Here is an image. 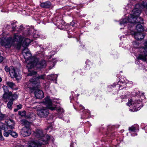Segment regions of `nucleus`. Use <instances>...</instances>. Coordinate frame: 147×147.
<instances>
[{"instance_id":"1","label":"nucleus","mask_w":147,"mask_h":147,"mask_svg":"<svg viewBox=\"0 0 147 147\" xmlns=\"http://www.w3.org/2000/svg\"><path fill=\"white\" fill-rule=\"evenodd\" d=\"M143 23L142 18L139 17L134 16L133 14H132L129 16L127 18L121 19L119 24L121 26H128V30L126 34L134 36L136 39L140 40L143 39L144 37V35L141 33L143 31V28L142 26L140 24H138L136 25V29L137 32L134 31L131 28H135L134 25L137 23L142 24Z\"/></svg>"},{"instance_id":"2","label":"nucleus","mask_w":147,"mask_h":147,"mask_svg":"<svg viewBox=\"0 0 147 147\" xmlns=\"http://www.w3.org/2000/svg\"><path fill=\"white\" fill-rule=\"evenodd\" d=\"M43 104L46 105L47 108L43 107L38 110L37 114L40 117H46L48 115L49 111L48 109L53 111L56 110L59 113H63V109L60 107L57 108L56 105H54L49 98V97L47 96L45 99V100L42 102Z\"/></svg>"},{"instance_id":"3","label":"nucleus","mask_w":147,"mask_h":147,"mask_svg":"<svg viewBox=\"0 0 147 147\" xmlns=\"http://www.w3.org/2000/svg\"><path fill=\"white\" fill-rule=\"evenodd\" d=\"M31 62L30 63H28L27 66L29 73L28 76H32L36 74L37 72L36 71H34L31 69L34 68L35 66L36 68L41 69L45 67L46 66V63L45 60H42L38 61V59L36 57H33L31 58Z\"/></svg>"},{"instance_id":"4","label":"nucleus","mask_w":147,"mask_h":147,"mask_svg":"<svg viewBox=\"0 0 147 147\" xmlns=\"http://www.w3.org/2000/svg\"><path fill=\"white\" fill-rule=\"evenodd\" d=\"M34 135L37 138H40L38 140H35L36 141H40V142H47V143L42 144L40 147H42V145H45L48 143V141L51 139V136L47 135L45 136L42 129H36L34 133Z\"/></svg>"},{"instance_id":"5","label":"nucleus","mask_w":147,"mask_h":147,"mask_svg":"<svg viewBox=\"0 0 147 147\" xmlns=\"http://www.w3.org/2000/svg\"><path fill=\"white\" fill-rule=\"evenodd\" d=\"M144 7L147 8V1H143L141 4H136L135 6V8L132 11V14L134 16L139 17L141 13V9Z\"/></svg>"},{"instance_id":"6","label":"nucleus","mask_w":147,"mask_h":147,"mask_svg":"<svg viewBox=\"0 0 147 147\" xmlns=\"http://www.w3.org/2000/svg\"><path fill=\"white\" fill-rule=\"evenodd\" d=\"M126 104L129 106H131V108H132V109H129L130 111L132 112L136 111L139 110L142 107V103L140 100L132 101L129 100Z\"/></svg>"},{"instance_id":"7","label":"nucleus","mask_w":147,"mask_h":147,"mask_svg":"<svg viewBox=\"0 0 147 147\" xmlns=\"http://www.w3.org/2000/svg\"><path fill=\"white\" fill-rule=\"evenodd\" d=\"M24 38L21 35L18 33H15L12 38L13 42L15 43L14 47L20 49L22 45V42Z\"/></svg>"},{"instance_id":"8","label":"nucleus","mask_w":147,"mask_h":147,"mask_svg":"<svg viewBox=\"0 0 147 147\" xmlns=\"http://www.w3.org/2000/svg\"><path fill=\"white\" fill-rule=\"evenodd\" d=\"M144 47L140 48L139 49L140 52L143 51V53L139 54L137 57L138 60H141L144 61H146L147 60V41L144 43Z\"/></svg>"},{"instance_id":"9","label":"nucleus","mask_w":147,"mask_h":147,"mask_svg":"<svg viewBox=\"0 0 147 147\" xmlns=\"http://www.w3.org/2000/svg\"><path fill=\"white\" fill-rule=\"evenodd\" d=\"M79 108L78 109L74 107V109L77 111H78V110H80V112H83V113L81 114V118L82 119H86L89 117L90 115V111L87 109H85L81 105H79Z\"/></svg>"},{"instance_id":"10","label":"nucleus","mask_w":147,"mask_h":147,"mask_svg":"<svg viewBox=\"0 0 147 147\" xmlns=\"http://www.w3.org/2000/svg\"><path fill=\"white\" fill-rule=\"evenodd\" d=\"M11 70L9 74L12 78H16V80L18 81L21 79V75L20 74L16 69H15L13 66H10Z\"/></svg>"},{"instance_id":"11","label":"nucleus","mask_w":147,"mask_h":147,"mask_svg":"<svg viewBox=\"0 0 147 147\" xmlns=\"http://www.w3.org/2000/svg\"><path fill=\"white\" fill-rule=\"evenodd\" d=\"M127 80H126V81H124V82L119 81L116 84L115 83H114L113 85L108 86V89L109 90H110V88H114V87H116L118 88V89L122 90L123 89V88L126 87V84H128V83L127 82Z\"/></svg>"},{"instance_id":"12","label":"nucleus","mask_w":147,"mask_h":147,"mask_svg":"<svg viewBox=\"0 0 147 147\" xmlns=\"http://www.w3.org/2000/svg\"><path fill=\"white\" fill-rule=\"evenodd\" d=\"M22 53L24 57L26 59V61H28V63H30L31 62V58L34 57H31V52L28 50V49L26 47H24L22 51Z\"/></svg>"},{"instance_id":"13","label":"nucleus","mask_w":147,"mask_h":147,"mask_svg":"<svg viewBox=\"0 0 147 147\" xmlns=\"http://www.w3.org/2000/svg\"><path fill=\"white\" fill-rule=\"evenodd\" d=\"M15 43L12 40V38L11 37H10L5 39L2 44L5 48H9L11 46L14 47Z\"/></svg>"},{"instance_id":"14","label":"nucleus","mask_w":147,"mask_h":147,"mask_svg":"<svg viewBox=\"0 0 147 147\" xmlns=\"http://www.w3.org/2000/svg\"><path fill=\"white\" fill-rule=\"evenodd\" d=\"M26 34L25 35H32L33 37L34 38H39L40 34L37 31H34V29L31 28L28 30V31L27 32L25 33Z\"/></svg>"},{"instance_id":"15","label":"nucleus","mask_w":147,"mask_h":147,"mask_svg":"<svg viewBox=\"0 0 147 147\" xmlns=\"http://www.w3.org/2000/svg\"><path fill=\"white\" fill-rule=\"evenodd\" d=\"M139 129V127L138 125H134L131 127H129V132L132 136L137 135L136 133L138 131Z\"/></svg>"},{"instance_id":"16","label":"nucleus","mask_w":147,"mask_h":147,"mask_svg":"<svg viewBox=\"0 0 147 147\" xmlns=\"http://www.w3.org/2000/svg\"><path fill=\"white\" fill-rule=\"evenodd\" d=\"M21 133L24 137L28 136L31 134V130L28 126H25L22 128Z\"/></svg>"},{"instance_id":"17","label":"nucleus","mask_w":147,"mask_h":147,"mask_svg":"<svg viewBox=\"0 0 147 147\" xmlns=\"http://www.w3.org/2000/svg\"><path fill=\"white\" fill-rule=\"evenodd\" d=\"M3 89L4 91V94L3 95V98L4 99H6L7 98H9L10 96L12 95L11 92H9L8 87L5 86H3Z\"/></svg>"},{"instance_id":"18","label":"nucleus","mask_w":147,"mask_h":147,"mask_svg":"<svg viewBox=\"0 0 147 147\" xmlns=\"http://www.w3.org/2000/svg\"><path fill=\"white\" fill-rule=\"evenodd\" d=\"M35 97L37 98L41 99L44 97V93L43 91L39 89L36 90L34 92Z\"/></svg>"},{"instance_id":"19","label":"nucleus","mask_w":147,"mask_h":147,"mask_svg":"<svg viewBox=\"0 0 147 147\" xmlns=\"http://www.w3.org/2000/svg\"><path fill=\"white\" fill-rule=\"evenodd\" d=\"M36 84H37V82L35 81V79L32 78L30 79V82L27 84V87L30 89H32L34 87V85Z\"/></svg>"},{"instance_id":"20","label":"nucleus","mask_w":147,"mask_h":147,"mask_svg":"<svg viewBox=\"0 0 147 147\" xmlns=\"http://www.w3.org/2000/svg\"><path fill=\"white\" fill-rule=\"evenodd\" d=\"M33 78L35 79V81L37 82V84L39 83L40 80H45L46 78V76L45 74H43L40 75H38L36 78Z\"/></svg>"},{"instance_id":"21","label":"nucleus","mask_w":147,"mask_h":147,"mask_svg":"<svg viewBox=\"0 0 147 147\" xmlns=\"http://www.w3.org/2000/svg\"><path fill=\"white\" fill-rule=\"evenodd\" d=\"M118 100H120L121 101V102H126L127 100H128V101L129 100L132 101L131 99L129 100L127 96L125 95H123L121 96L118 98Z\"/></svg>"},{"instance_id":"22","label":"nucleus","mask_w":147,"mask_h":147,"mask_svg":"<svg viewBox=\"0 0 147 147\" xmlns=\"http://www.w3.org/2000/svg\"><path fill=\"white\" fill-rule=\"evenodd\" d=\"M51 5V3L49 1H47L41 3L40 4L41 6L44 8H49Z\"/></svg>"},{"instance_id":"23","label":"nucleus","mask_w":147,"mask_h":147,"mask_svg":"<svg viewBox=\"0 0 147 147\" xmlns=\"http://www.w3.org/2000/svg\"><path fill=\"white\" fill-rule=\"evenodd\" d=\"M33 40L30 39L28 38H25L23 42V46L27 47Z\"/></svg>"},{"instance_id":"24","label":"nucleus","mask_w":147,"mask_h":147,"mask_svg":"<svg viewBox=\"0 0 147 147\" xmlns=\"http://www.w3.org/2000/svg\"><path fill=\"white\" fill-rule=\"evenodd\" d=\"M7 125V127H8L9 128L11 129L14 128L15 123L14 121L11 120H9L8 121Z\"/></svg>"},{"instance_id":"25","label":"nucleus","mask_w":147,"mask_h":147,"mask_svg":"<svg viewBox=\"0 0 147 147\" xmlns=\"http://www.w3.org/2000/svg\"><path fill=\"white\" fill-rule=\"evenodd\" d=\"M57 74H52L47 77V78L49 80L53 81L57 80Z\"/></svg>"},{"instance_id":"26","label":"nucleus","mask_w":147,"mask_h":147,"mask_svg":"<svg viewBox=\"0 0 147 147\" xmlns=\"http://www.w3.org/2000/svg\"><path fill=\"white\" fill-rule=\"evenodd\" d=\"M24 28L23 26L22 25H21L20 26V28H17V26H16L15 27L13 26L12 28V29L13 31H17L18 32H20V31L23 30Z\"/></svg>"},{"instance_id":"27","label":"nucleus","mask_w":147,"mask_h":147,"mask_svg":"<svg viewBox=\"0 0 147 147\" xmlns=\"http://www.w3.org/2000/svg\"><path fill=\"white\" fill-rule=\"evenodd\" d=\"M57 19V18H56L54 19L53 22H54V24H55L57 26H60V24H59L60 23H63L64 22L63 20H56Z\"/></svg>"},{"instance_id":"28","label":"nucleus","mask_w":147,"mask_h":147,"mask_svg":"<svg viewBox=\"0 0 147 147\" xmlns=\"http://www.w3.org/2000/svg\"><path fill=\"white\" fill-rule=\"evenodd\" d=\"M0 128L5 131L7 130L8 129L6 125L0 122Z\"/></svg>"},{"instance_id":"29","label":"nucleus","mask_w":147,"mask_h":147,"mask_svg":"<svg viewBox=\"0 0 147 147\" xmlns=\"http://www.w3.org/2000/svg\"><path fill=\"white\" fill-rule=\"evenodd\" d=\"M18 98V95L17 94H14L13 95L12 94V95L10 96L9 98H7L6 99H10V100H13V101L14 100Z\"/></svg>"},{"instance_id":"30","label":"nucleus","mask_w":147,"mask_h":147,"mask_svg":"<svg viewBox=\"0 0 147 147\" xmlns=\"http://www.w3.org/2000/svg\"><path fill=\"white\" fill-rule=\"evenodd\" d=\"M6 85L9 86L11 88H13L15 86V84L12 82H6Z\"/></svg>"},{"instance_id":"31","label":"nucleus","mask_w":147,"mask_h":147,"mask_svg":"<svg viewBox=\"0 0 147 147\" xmlns=\"http://www.w3.org/2000/svg\"><path fill=\"white\" fill-rule=\"evenodd\" d=\"M13 100H10L7 104V107L9 109H11V106L13 104Z\"/></svg>"},{"instance_id":"32","label":"nucleus","mask_w":147,"mask_h":147,"mask_svg":"<svg viewBox=\"0 0 147 147\" xmlns=\"http://www.w3.org/2000/svg\"><path fill=\"white\" fill-rule=\"evenodd\" d=\"M10 135L15 138H17L18 136V134L16 132L11 130L10 132Z\"/></svg>"},{"instance_id":"33","label":"nucleus","mask_w":147,"mask_h":147,"mask_svg":"<svg viewBox=\"0 0 147 147\" xmlns=\"http://www.w3.org/2000/svg\"><path fill=\"white\" fill-rule=\"evenodd\" d=\"M22 123L25 126H28L29 127L30 123L29 122L25 120H22Z\"/></svg>"},{"instance_id":"34","label":"nucleus","mask_w":147,"mask_h":147,"mask_svg":"<svg viewBox=\"0 0 147 147\" xmlns=\"http://www.w3.org/2000/svg\"><path fill=\"white\" fill-rule=\"evenodd\" d=\"M71 94L69 97V98L71 100V102L73 103V102H72V100H74L75 98L74 97L75 94H74V92H71Z\"/></svg>"},{"instance_id":"35","label":"nucleus","mask_w":147,"mask_h":147,"mask_svg":"<svg viewBox=\"0 0 147 147\" xmlns=\"http://www.w3.org/2000/svg\"><path fill=\"white\" fill-rule=\"evenodd\" d=\"M11 132V130H9L7 131H4L3 134L4 136L8 137L9 136V134L10 135V132Z\"/></svg>"},{"instance_id":"36","label":"nucleus","mask_w":147,"mask_h":147,"mask_svg":"<svg viewBox=\"0 0 147 147\" xmlns=\"http://www.w3.org/2000/svg\"><path fill=\"white\" fill-rule=\"evenodd\" d=\"M18 114L22 117H25L26 115V112L25 111H19Z\"/></svg>"},{"instance_id":"37","label":"nucleus","mask_w":147,"mask_h":147,"mask_svg":"<svg viewBox=\"0 0 147 147\" xmlns=\"http://www.w3.org/2000/svg\"><path fill=\"white\" fill-rule=\"evenodd\" d=\"M11 69H10V67H9L8 66H5V71L7 72H9V73H10V71L11 70Z\"/></svg>"},{"instance_id":"38","label":"nucleus","mask_w":147,"mask_h":147,"mask_svg":"<svg viewBox=\"0 0 147 147\" xmlns=\"http://www.w3.org/2000/svg\"><path fill=\"white\" fill-rule=\"evenodd\" d=\"M39 38H40L42 39H44L46 38V36L44 34H40Z\"/></svg>"},{"instance_id":"39","label":"nucleus","mask_w":147,"mask_h":147,"mask_svg":"<svg viewBox=\"0 0 147 147\" xmlns=\"http://www.w3.org/2000/svg\"><path fill=\"white\" fill-rule=\"evenodd\" d=\"M22 106L21 104H20L19 105H17L16 106L17 108L19 110L21 109L22 107Z\"/></svg>"},{"instance_id":"40","label":"nucleus","mask_w":147,"mask_h":147,"mask_svg":"<svg viewBox=\"0 0 147 147\" xmlns=\"http://www.w3.org/2000/svg\"><path fill=\"white\" fill-rule=\"evenodd\" d=\"M86 65L87 66L88 65H88L90 64V62L88 60H87L86 61Z\"/></svg>"},{"instance_id":"41","label":"nucleus","mask_w":147,"mask_h":147,"mask_svg":"<svg viewBox=\"0 0 147 147\" xmlns=\"http://www.w3.org/2000/svg\"><path fill=\"white\" fill-rule=\"evenodd\" d=\"M56 60L55 59H53V60L52 61H53V66L54 65L55 63H56Z\"/></svg>"},{"instance_id":"42","label":"nucleus","mask_w":147,"mask_h":147,"mask_svg":"<svg viewBox=\"0 0 147 147\" xmlns=\"http://www.w3.org/2000/svg\"><path fill=\"white\" fill-rule=\"evenodd\" d=\"M74 22H71L70 23L69 26H74Z\"/></svg>"},{"instance_id":"43","label":"nucleus","mask_w":147,"mask_h":147,"mask_svg":"<svg viewBox=\"0 0 147 147\" xmlns=\"http://www.w3.org/2000/svg\"><path fill=\"white\" fill-rule=\"evenodd\" d=\"M3 60V57L2 56H0V63Z\"/></svg>"},{"instance_id":"44","label":"nucleus","mask_w":147,"mask_h":147,"mask_svg":"<svg viewBox=\"0 0 147 147\" xmlns=\"http://www.w3.org/2000/svg\"><path fill=\"white\" fill-rule=\"evenodd\" d=\"M0 139L1 140H4V138L2 136V134L1 135V136H0Z\"/></svg>"},{"instance_id":"45","label":"nucleus","mask_w":147,"mask_h":147,"mask_svg":"<svg viewBox=\"0 0 147 147\" xmlns=\"http://www.w3.org/2000/svg\"><path fill=\"white\" fill-rule=\"evenodd\" d=\"M144 129L145 130V132L147 133V125L145 126L144 127Z\"/></svg>"},{"instance_id":"46","label":"nucleus","mask_w":147,"mask_h":147,"mask_svg":"<svg viewBox=\"0 0 147 147\" xmlns=\"http://www.w3.org/2000/svg\"><path fill=\"white\" fill-rule=\"evenodd\" d=\"M16 23V22H12L11 23V25L13 26Z\"/></svg>"},{"instance_id":"47","label":"nucleus","mask_w":147,"mask_h":147,"mask_svg":"<svg viewBox=\"0 0 147 147\" xmlns=\"http://www.w3.org/2000/svg\"><path fill=\"white\" fill-rule=\"evenodd\" d=\"M16 147H24L23 146L20 145H18L16 146Z\"/></svg>"},{"instance_id":"48","label":"nucleus","mask_w":147,"mask_h":147,"mask_svg":"<svg viewBox=\"0 0 147 147\" xmlns=\"http://www.w3.org/2000/svg\"><path fill=\"white\" fill-rule=\"evenodd\" d=\"M47 129H49L50 128H51V126H50V125H48V126H47Z\"/></svg>"},{"instance_id":"49","label":"nucleus","mask_w":147,"mask_h":147,"mask_svg":"<svg viewBox=\"0 0 147 147\" xmlns=\"http://www.w3.org/2000/svg\"><path fill=\"white\" fill-rule=\"evenodd\" d=\"M18 109L17 108L16 109H14V111L15 112H16L17 111H18Z\"/></svg>"},{"instance_id":"50","label":"nucleus","mask_w":147,"mask_h":147,"mask_svg":"<svg viewBox=\"0 0 147 147\" xmlns=\"http://www.w3.org/2000/svg\"><path fill=\"white\" fill-rule=\"evenodd\" d=\"M146 9L145 11V13H146V15H147V7H146Z\"/></svg>"},{"instance_id":"51","label":"nucleus","mask_w":147,"mask_h":147,"mask_svg":"<svg viewBox=\"0 0 147 147\" xmlns=\"http://www.w3.org/2000/svg\"><path fill=\"white\" fill-rule=\"evenodd\" d=\"M122 44H123V43H120V45H119V46L120 47H122Z\"/></svg>"},{"instance_id":"52","label":"nucleus","mask_w":147,"mask_h":147,"mask_svg":"<svg viewBox=\"0 0 147 147\" xmlns=\"http://www.w3.org/2000/svg\"><path fill=\"white\" fill-rule=\"evenodd\" d=\"M2 79L0 77V82H1L2 81Z\"/></svg>"},{"instance_id":"53","label":"nucleus","mask_w":147,"mask_h":147,"mask_svg":"<svg viewBox=\"0 0 147 147\" xmlns=\"http://www.w3.org/2000/svg\"><path fill=\"white\" fill-rule=\"evenodd\" d=\"M53 52H54V54L55 53H56V52H55V51L53 50V51L51 52H52V53H53Z\"/></svg>"},{"instance_id":"54","label":"nucleus","mask_w":147,"mask_h":147,"mask_svg":"<svg viewBox=\"0 0 147 147\" xmlns=\"http://www.w3.org/2000/svg\"><path fill=\"white\" fill-rule=\"evenodd\" d=\"M58 115V117L59 118H61V117H60V116H59L58 115Z\"/></svg>"},{"instance_id":"55","label":"nucleus","mask_w":147,"mask_h":147,"mask_svg":"<svg viewBox=\"0 0 147 147\" xmlns=\"http://www.w3.org/2000/svg\"><path fill=\"white\" fill-rule=\"evenodd\" d=\"M79 95V94H77V97H78Z\"/></svg>"},{"instance_id":"56","label":"nucleus","mask_w":147,"mask_h":147,"mask_svg":"<svg viewBox=\"0 0 147 147\" xmlns=\"http://www.w3.org/2000/svg\"><path fill=\"white\" fill-rule=\"evenodd\" d=\"M70 147H73V146L72 144H71L70 146Z\"/></svg>"},{"instance_id":"57","label":"nucleus","mask_w":147,"mask_h":147,"mask_svg":"<svg viewBox=\"0 0 147 147\" xmlns=\"http://www.w3.org/2000/svg\"><path fill=\"white\" fill-rule=\"evenodd\" d=\"M54 147L52 146V147H57L56 146H55L54 145Z\"/></svg>"},{"instance_id":"58","label":"nucleus","mask_w":147,"mask_h":147,"mask_svg":"<svg viewBox=\"0 0 147 147\" xmlns=\"http://www.w3.org/2000/svg\"><path fill=\"white\" fill-rule=\"evenodd\" d=\"M82 46H83V47H84V46L83 45L82 46V45H81L80 46V47H82Z\"/></svg>"},{"instance_id":"59","label":"nucleus","mask_w":147,"mask_h":147,"mask_svg":"<svg viewBox=\"0 0 147 147\" xmlns=\"http://www.w3.org/2000/svg\"><path fill=\"white\" fill-rule=\"evenodd\" d=\"M36 107H34V109H36Z\"/></svg>"},{"instance_id":"60","label":"nucleus","mask_w":147,"mask_h":147,"mask_svg":"<svg viewBox=\"0 0 147 147\" xmlns=\"http://www.w3.org/2000/svg\"><path fill=\"white\" fill-rule=\"evenodd\" d=\"M127 6L125 7V8L126 9H127Z\"/></svg>"},{"instance_id":"61","label":"nucleus","mask_w":147,"mask_h":147,"mask_svg":"<svg viewBox=\"0 0 147 147\" xmlns=\"http://www.w3.org/2000/svg\"><path fill=\"white\" fill-rule=\"evenodd\" d=\"M77 104L78 105L79 104V103L78 102H77Z\"/></svg>"},{"instance_id":"62","label":"nucleus","mask_w":147,"mask_h":147,"mask_svg":"<svg viewBox=\"0 0 147 147\" xmlns=\"http://www.w3.org/2000/svg\"><path fill=\"white\" fill-rule=\"evenodd\" d=\"M122 29V28H121L120 29Z\"/></svg>"},{"instance_id":"63","label":"nucleus","mask_w":147,"mask_h":147,"mask_svg":"<svg viewBox=\"0 0 147 147\" xmlns=\"http://www.w3.org/2000/svg\"><path fill=\"white\" fill-rule=\"evenodd\" d=\"M76 99H77H77H78V98H77Z\"/></svg>"}]
</instances>
